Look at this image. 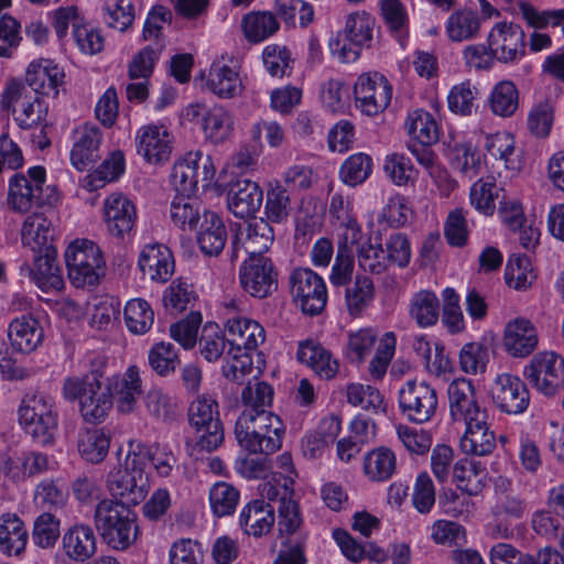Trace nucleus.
<instances>
[{
	"instance_id": "obj_1",
	"label": "nucleus",
	"mask_w": 564,
	"mask_h": 564,
	"mask_svg": "<svg viewBox=\"0 0 564 564\" xmlns=\"http://www.w3.org/2000/svg\"><path fill=\"white\" fill-rule=\"evenodd\" d=\"M263 191L249 181V215L260 209ZM273 242V229L263 218L249 216V295L264 299L278 288V272L267 252Z\"/></svg>"
},
{
	"instance_id": "obj_2",
	"label": "nucleus",
	"mask_w": 564,
	"mask_h": 564,
	"mask_svg": "<svg viewBox=\"0 0 564 564\" xmlns=\"http://www.w3.org/2000/svg\"><path fill=\"white\" fill-rule=\"evenodd\" d=\"M98 368L84 377H68L63 383V397L68 401L78 400L79 412L85 422L101 423L113 405L111 386L101 381L105 361L97 357Z\"/></svg>"
},
{
	"instance_id": "obj_3",
	"label": "nucleus",
	"mask_w": 564,
	"mask_h": 564,
	"mask_svg": "<svg viewBox=\"0 0 564 564\" xmlns=\"http://www.w3.org/2000/svg\"><path fill=\"white\" fill-rule=\"evenodd\" d=\"M249 454H260L249 458V477H265L270 468L269 455L278 451L282 443V421L268 410L249 412Z\"/></svg>"
},
{
	"instance_id": "obj_4",
	"label": "nucleus",
	"mask_w": 564,
	"mask_h": 564,
	"mask_svg": "<svg viewBox=\"0 0 564 564\" xmlns=\"http://www.w3.org/2000/svg\"><path fill=\"white\" fill-rule=\"evenodd\" d=\"M223 316L229 345L223 373L228 380L243 384L247 376V338L243 336L247 318L243 302L234 299L224 302Z\"/></svg>"
},
{
	"instance_id": "obj_5",
	"label": "nucleus",
	"mask_w": 564,
	"mask_h": 564,
	"mask_svg": "<svg viewBox=\"0 0 564 564\" xmlns=\"http://www.w3.org/2000/svg\"><path fill=\"white\" fill-rule=\"evenodd\" d=\"M19 423L42 446L53 444L58 430V409L54 398L44 393L26 394L18 410Z\"/></svg>"
},
{
	"instance_id": "obj_6",
	"label": "nucleus",
	"mask_w": 564,
	"mask_h": 564,
	"mask_svg": "<svg viewBox=\"0 0 564 564\" xmlns=\"http://www.w3.org/2000/svg\"><path fill=\"white\" fill-rule=\"evenodd\" d=\"M95 525L104 541L113 550L128 549L138 536L134 512L117 500L104 499L97 503Z\"/></svg>"
},
{
	"instance_id": "obj_7",
	"label": "nucleus",
	"mask_w": 564,
	"mask_h": 564,
	"mask_svg": "<svg viewBox=\"0 0 564 564\" xmlns=\"http://www.w3.org/2000/svg\"><path fill=\"white\" fill-rule=\"evenodd\" d=\"M0 109L10 112L13 121L22 130L35 131L47 121V108L37 95L31 93L26 85L17 78L6 83L1 94Z\"/></svg>"
},
{
	"instance_id": "obj_8",
	"label": "nucleus",
	"mask_w": 564,
	"mask_h": 564,
	"mask_svg": "<svg viewBox=\"0 0 564 564\" xmlns=\"http://www.w3.org/2000/svg\"><path fill=\"white\" fill-rule=\"evenodd\" d=\"M68 279L76 288L96 285L105 275L106 262L99 247L87 239L73 241L65 251Z\"/></svg>"
},
{
	"instance_id": "obj_9",
	"label": "nucleus",
	"mask_w": 564,
	"mask_h": 564,
	"mask_svg": "<svg viewBox=\"0 0 564 564\" xmlns=\"http://www.w3.org/2000/svg\"><path fill=\"white\" fill-rule=\"evenodd\" d=\"M217 166L210 155L202 151H189L175 161L171 183L175 195H196L200 175L203 188H208L215 182Z\"/></svg>"
},
{
	"instance_id": "obj_10",
	"label": "nucleus",
	"mask_w": 564,
	"mask_h": 564,
	"mask_svg": "<svg viewBox=\"0 0 564 564\" xmlns=\"http://www.w3.org/2000/svg\"><path fill=\"white\" fill-rule=\"evenodd\" d=\"M46 180L45 169L30 167L26 174L17 173L8 183L7 204L13 212L26 213L35 206L52 204L57 197H43V185Z\"/></svg>"
},
{
	"instance_id": "obj_11",
	"label": "nucleus",
	"mask_w": 564,
	"mask_h": 564,
	"mask_svg": "<svg viewBox=\"0 0 564 564\" xmlns=\"http://www.w3.org/2000/svg\"><path fill=\"white\" fill-rule=\"evenodd\" d=\"M189 422L196 430V446L203 451H215L224 441L218 404L208 395H200L189 406Z\"/></svg>"
},
{
	"instance_id": "obj_12",
	"label": "nucleus",
	"mask_w": 564,
	"mask_h": 564,
	"mask_svg": "<svg viewBox=\"0 0 564 564\" xmlns=\"http://www.w3.org/2000/svg\"><path fill=\"white\" fill-rule=\"evenodd\" d=\"M523 376L538 392L555 395L564 388V358L554 351L539 352L524 367Z\"/></svg>"
},
{
	"instance_id": "obj_13",
	"label": "nucleus",
	"mask_w": 564,
	"mask_h": 564,
	"mask_svg": "<svg viewBox=\"0 0 564 564\" xmlns=\"http://www.w3.org/2000/svg\"><path fill=\"white\" fill-rule=\"evenodd\" d=\"M219 187L226 192L228 210L238 219L247 218V153L232 155L220 171Z\"/></svg>"
},
{
	"instance_id": "obj_14",
	"label": "nucleus",
	"mask_w": 564,
	"mask_h": 564,
	"mask_svg": "<svg viewBox=\"0 0 564 564\" xmlns=\"http://www.w3.org/2000/svg\"><path fill=\"white\" fill-rule=\"evenodd\" d=\"M291 294L300 310L311 316L318 315L327 303L324 279L308 268L295 269L290 276Z\"/></svg>"
},
{
	"instance_id": "obj_15",
	"label": "nucleus",
	"mask_w": 564,
	"mask_h": 564,
	"mask_svg": "<svg viewBox=\"0 0 564 564\" xmlns=\"http://www.w3.org/2000/svg\"><path fill=\"white\" fill-rule=\"evenodd\" d=\"M399 408L411 422H429L437 409L436 390L424 381L408 380L399 389Z\"/></svg>"
},
{
	"instance_id": "obj_16",
	"label": "nucleus",
	"mask_w": 564,
	"mask_h": 564,
	"mask_svg": "<svg viewBox=\"0 0 564 564\" xmlns=\"http://www.w3.org/2000/svg\"><path fill=\"white\" fill-rule=\"evenodd\" d=\"M355 106L364 115L376 116L390 104L392 87L388 79L377 73H364L354 85Z\"/></svg>"
},
{
	"instance_id": "obj_17",
	"label": "nucleus",
	"mask_w": 564,
	"mask_h": 564,
	"mask_svg": "<svg viewBox=\"0 0 564 564\" xmlns=\"http://www.w3.org/2000/svg\"><path fill=\"white\" fill-rule=\"evenodd\" d=\"M107 488L112 497L122 500L121 503L135 506L145 498L150 482L143 470L119 464L109 471Z\"/></svg>"
},
{
	"instance_id": "obj_18",
	"label": "nucleus",
	"mask_w": 564,
	"mask_h": 564,
	"mask_svg": "<svg viewBox=\"0 0 564 564\" xmlns=\"http://www.w3.org/2000/svg\"><path fill=\"white\" fill-rule=\"evenodd\" d=\"M487 44L498 62L516 63L525 54V33L519 24L498 22L491 28Z\"/></svg>"
},
{
	"instance_id": "obj_19",
	"label": "nucleus",
	"mask_w": 564,
	"mask_h": 564,
	"mask_svg": "<svg viewBox=\"0 0 564 564\" xmlns=\"http://www.w3.org/2000/svg\"><path fill=\"white\" fill-rule=\"evenodd\" d=\"M490 394L496 408L506 414H521L530 404L527 384L510 373H500L495 378Z\"/></svg>"
},
{
	"instance_id": "obj_20",
	"label": "nucleus",
	"mask_w": 564,
	"mask_h": 564,
	"mask_svg": "<svg viewBox=\"0 0 564 564\" xmlns=\"http://www.w3.org/2000/svg\"><path fill=\"white\" fill-rule=\"evenodd\" d=\"M72 141L70 164L79 172L89 170L100 158L102 131L96 124L84 123L73 130Z\"/></svg>"
},
{
	"instance_id": "obj_21",
	"label": "nucleus",
	"mask_w": 564,
	"mask_h": 564,
	"mask_svg": "<svg viewBox=\"0 0 564 564\" xmlns=\"http://www.w3.org/2000/svg\"><path fill=\"white\" fill-rule=\"evenodd\" d=\"M448 410L456 424L477 419L488 413L478 402L476 389L469 379L453 380L447 387Z\"/></svg>"
},
{
	"instance_id": "obj_22",
	"label": "nucleus",
	"mask_w": 564,
	"mask_h": 564,
	"mask_svg": "<svg viewBox=\"0 0 564 564\" xmlns=\"http://www.w3.org/2000/svg\"><path fill=\"white\" fill-rule=\"evenodd\" d=\"M173 137L162 123L142 126L135 134L137 152L150 164L166 162L172 153Z\"/></svg>"
},
{
	"instance_id": "obj_23",
	"label": "nucleus",
	"mask_w": 564,
	"mask_h": 564,
	"mask_svg": "<svg viewBox=\"0 0 564 564\" xmlns=\"http://www.w3.org/2000/svg\"><path fill=\"white\" fill-rule=\"evenodd\" d=\"M102 218L108 234L123 239L131 232L137 219L133 202L122 193H111L102 203Z\"/></svg>"
},
{
	"instance_id": "obj_24",
	"label": "nucleus",
	"mask_w": 564,
	"mask_h": 564,
	"mask_svg": "<svg viewBox=\"0 0 564 564\" xmlns=\"http://www.w3.org/2000/svg\"><path fill=\"white\" fill-rule=\"evenodd\" d=\"M489 414L462 423L465 429L459 438L460 451L468 456H488L496 448V435L488 423Z\"/></svg>"
},
{
	"instance_id": "obj_25",
	"label": "nucleus",
	"mask_w": 564,
	"mask_h": 564,
	"mask_svg": "<svg viewBox=\"0 0 564 564\" xmlns=\"http://www.w3.org/2000/svg\"><path fill=\"white\" fill-rule=\"evenodd\" d=\"M53 469L47 454L37 451H24L8 457L3 464V473L12 482H24Z\"/></svg>"
},
{
	"instance_id": "obj_26",
	"label": "nucleus",
	"mask_w": 564,
	"mask_h": 564,
	"mask_svg": "<svg viewBox=\"0 0 564 564\" xmlns=\"http://www.w3.org/2000/svg\"><path fill=\"white\" fill-rule=\"evenodd\" d=\"M64 78L63 68L47 58L31 62L25 73V82L35 95L57 96Z\"/></svg>"
},
{
	"instance_id": "obj_27",
	"label": "nucleus",
	"mask_w": 564,
	"mask_h": 564,
	"mask_svg": "<svg viewBox=\"0 0 564 564\" xmlns=\"http://www.w3.org/2000/svg\"><path fill=\"white\" fill-rule=\"evenodd\" d=\"M538 343L536 327L529 319L518 317L506 325L503 346L510 356L516 358L528 357L535 350Z\"/></svg>"
},
{
	"instance_id": "obj_28",
	"label": "nucleus",
	"mask_w": 564,
	"mask_h": 564,
	"mask_svg": "<svg viewBox=\"0 0 564 564\" xmlns=\"http://www.w3.org/2000/svg\"><path fill=\"white\" fill-rule=\"evenodd\" d=\"M54 235L55 229L52 221L44 213H33L22 224V245L35 254L55 250L53 246Z\"/></svg>"
},
{
	"instance_id": "obj_29",
	"label": "nucleus",
	"mask_w": 564,
	"mask_h": 564,
	"mask_svg": "<svg viewBox=\"0 0 564 564\" xmlns=\"http://www.w3.org/2000/svg\"><path fill=\"white\" fill-rule=\"evenodd\" d=\"M11 348L17 352L30 354L37 349L44 338L40 322L32 315L13 318L8 326Z\"/></svg>"
},
{
	"instance_id": "obj_30",
	"label": "nucleus",
	"mask_w": 564,
	"mask_h": 564,
	"mask_svg": "<svg viewBox=\"0 0 564 564\" xmlns=\"http://www.w3.org/2000/svg\"><path fill=\"white\" fill-rule=\"evenodd\" d=\"M139 268L151 281L164 283L174 273V259L171 250L161 243L145 246L139 256Z\"/></svg>"
},
{
	"instance_id": "obj_31",
	"label": "nucleus",
	"mask_w": 564,
	"mask_h": 564,
	"mask_svg": "<svg viewBox=\"0 0 564 564\" xmlns=\"http://www.w3.org/2000/svg\"><path fill=\"white\" fill-rule=\"evenodd\" d=\"M62 549L65 555L75 562H85L97 552V538L93 528L78 523L68 528L62 536Z\"/></svg>"
},
{
	"instance_id": "obj_32",
	"label": "nucleus",
	"mask_w": 564,
	"mask_h": 564,
	"mask_svg": "<svg viewBox=\"0 0 564 564\" xmlns=\"http://www.w3.org/2000/svg\"><path fill=\"white\" fill-rule=\"evenodd\" d=\"M296 358L301 364L308 366L318 377L329 380L338 372V361L329 350L314 340H304L299 344Z\"/></svg>"
},
{
	"instance_id": "obj_33",
	"label": "nucleus",
	"mask_w": 564,
	"mask_h": 564,
	"mask_svg": "<svg viewBox=\"0 0 564 564\" xmlns=\"http://www.w3.org/2000/svg\"><path fill=\"white\" fill-rule=\"evenodd\" d=\"M511 481L506 477H498L495 484L496 497L491 507L495 520L513 521L522 519L528 512V503L519 495L508 491Z\"/></svg>"
},
{
	"instance_id": "obj_34",
	"label": "nucleus",
	"mask_w": 564,
	"mask_h": 564,
	"mask_svg": "<svg viewBox=\"0 0 564 564\" xmlns=\"http://www.w3.org/2000/svg\"><path fill=\"white\" fill-rule=\"evenodd\" d=\"M106 384L111 386L112 398H116L120 412L130 413L134 410L142 392L138 367L130 366L122 376L112 378Z\"/></svg>"
},
{
	"instance_id": "obj_35",
	"label": "nucleus",
	"mask_w": 564,
	"mask_h": 564,
	"mask_svg": "<svg viewBox=\"0 0 564 564\" xmlns=\"http://www.w3.org/2000/svg\"><path fill=\"white\" fill-rule=\"evenodd\" d=\"M204 86L220 98H232L242 90V80L238 72L224 61H215L210 65Z\"/></svg>"
},
{
	"instance_id": "obj_36",
	"label": "nucleus",
	"mask_w": 564,
	"mask_h": 564,
	"mask_svg": "<svg viewBox=\"0 0 564 564\" xmlns=\"http://www.w3.org/2000/svg\"><path fill=\"white\" fill-rule=\"evenodd\" d=\"M197 231V242L207 256L219 254L226 245V228L221 218L214 212L204 210Z\"/></svg>"
},
{
	"instance_id": "obj_37",
	"label": "nucleus",
	"mask_w": 564,
	"mask_h": 564,
	"mask_svg": "<svg viewBox=\"0 0 564 564\" xmlns=\"http://www.w3.org/2000/svg\"><path fill=\"white\" fill-rule=\"evenodd\" d=\"M31 274L34 283L43 292L61 291L64 288V280L56 262V249L36 253Z\"/></svg>"
},
{
	"instance_id": "obj_38",
	"label": "nucleus",
	"mask_w": 564,
	"mask_h": 564,
	"mask_svg": "<svg viewBox=\"0 0 564 564\" xmlns=\"http://www.w3.org/2000/svg\"><path fill=\"white\" fill-rule=\"evenodd\" d=\"M204 210L196 195H175L171 202L170 217L180 229L193 231L200 225Z\"/></svg>"
},
{
	"instance_id": "obj_39",
	"label": "nucleus",
	"mask_w": 564,
	"mask_h": 564,
	"mask_svg": "<svg viewBox=\"0 0 564 564\" xmlns=\"http://www.w3.org/2000/svg\"><path fill=\"white\" fill-rule=\"evenodd\" d=\"M28 543V531L23 521L14 513L0 517V551L8 555H20Z\"/></svg>"
},
{
	"instance_id": "obj_40",
	"label": "nucleus",
	"mask_w": 564,
	"mask_h": 564,
	"mask_svg": "<svg viewBox=\"0 0 564 564\" xmlns=\"http://www.w3.org/2000/svg\"><path fill=\"white\" fill-rule=\"evenodd\" d=\"M481 18L478 12L463 8L454 11L446 20L445 31L452 42L474 40L479 35Z\"/></svg>"
},
{
	"instance_id": "obj_41",
	"label": "nucleus",
	"mask_w": 564,
	"mask_h": 564,
	"mask_svg": "<svg viewBox=\"0 0 564 564\" xmlns=\"http://www.w3.org/2000/svg\"><path fill=\"white\" fill-rule=\"evenodd\" d=\"M404 129L411 139L422 145H431L440 138V129L434 116L422 108L408 112Z\"/></svg>"
},
{
	"instance_id": "obj_42",
	"label": "nucleus",
	"mask_w": 564,
	"mask_h": 564,
	"mask_svg": "<svg viewBox=\"0 0 564 564\" xmlns=\"http://www.w3.org/2000/svg\"><path fill=\"white\" fill-rule=\"evenodd\" d=\"M487 475L481 463L470 459H460L453 468V478L457 488L468 496L481 492L487 482Z\"/></svg>"
},
{
	"instance_id": "obj_43",
	"label": "nucleus",
	"mask_w": 564,
	"mask_h": 564,
	"mask_svg": "<svg viewBox=\"0 0 564 564\" xmlns=\"http://www.w3.org/2000/svg\"><path fill=\"white\" fill-rule=\"evenodd\" d=\"M397 470V456L387 446H379L368 452L364 457V473L370 481L389 480Z\"/></svg>"
},
{
	"instance_id": "obj_44",
	"label": "nucleus",
	"mask_w": 564,
	"mask_h": 564,
	"mask_svg": "<svg viewBox=\"0 0 564 564\" xmlns=\"http://www.w3.org/2000/svg\"><path fill=\"white\" fill-rule=\"evenodd\" d=\"M409 315L420 328L434 326L440 317V300L430 290L415 292L409 303Z\"/></svg>"
},
{
	"instance_id": "obj_45",
	"label": "nucleus",
	"mask_w": 564,
	"mask_h": 564,
	"mask_svg": "<svg viewBox=\"0 0 564 564\" xmlns=\"http://www.w3.org/2000/svg\"><path fill=\"white\" fill-rule=\"evenodd\" d=\"M347 403L372 414L386 413L387 404L379 389L370 384L351 382L346 386Z\"/></svg>"
},
{
	"instance_id": "obj_46",
	"label": "nucleus",
	"mask_w": 564,
	"mask_h": 564,
	"mask_svg": "<svg viewBox=\"0 0 564 564\" xmlns=\"http://www.w3.org/2000/svg\"><path fill=\"white\" fill-rule=\"evenodd\" d=\"M68 499V492L59 479L44 478L34 488L33 502L43 510L62 509Z\"/></svg>"
},
{
	"instance_id": "obj_47",
	"label": "nucleus",
	"mask_w": 564,
	"mask_h": 564,
	"mask_svg": "<svg viewBox=\"0 0 564 564\" xmlns=\"http://www.w3.org/2000/svg\"><path fill=\"white\" fill-rule=\"evenodd\" d=\"M232 119L223 107L215 106L206 112L202 130L207 141L214 144L225 142L232 132Z\"/></svg>"
},
{
	"instance_id": "obj_48",
	"label": "nucleus",
	"mask_w": 564,
	"mask_h": 564,
	"mask_svg": "<svg viewBox=\"0 0 564 564\" xmlns=\"http://www.w3.org/2000/svg\"><path fill=\"white\" fill-rule=\"evenodd\" d=\"M101 11L105 24L119 32L128 31L135 19V9L131 0H105Z\"/></svg>"
},
{
	"instance_id": "obj_49",
	"label": "nucleus",
	"mask_w": 564,
	"mask_h": 564,
	"mask_svg": "<svg viewBox=\"0 0 564 564\" xmlns=\"http://www.w3.org/2000/svg\"><path fill=\"white\" fill-rule=\"evenodd\" d=\"M375 299V285L370 276L358 274L354 283L346 289L345 301L350 315L357 316Z\"/></svg>"
},
{
	"instance_id": "obj_50",
	"label": "nucleus",
	"mask_w": 564,
	"mask_h": 564,
	"mask_svg": "<svg viewBox=\"0 0 564 564\" xmlns=\"http://www.w3.org/2000/svg\"><path fill=\"white\" fill-rule=\"evenodd\" d=\"M372 165L370 155L362 152L354 153L341 163L339 178L350 187L358 186L368 180Z\"/></svg>"
},
{
	"instance_id": "obj_51",
	"label": "nucleus",
	"mask_w": 564,
	"mask_h": 564,
	"mask_svg": "<svg viewBox=\"0 0 564 564\" xmlns=\"http://www.w3.org/2000/svg\"><path fill=\"white\" fill-rule=\"evenodd\" d=\"M329 213L338 220L345 230L343 239L351 243H357L362 236L361 228L351 215V202L348 197H344L340 193L332 195L329 203Z\"/></svg>"
},
{
	"instance_id": "obj_52",
	"label": "nucleus",
	"mask_w": 564,
	"mask_h": 564,
	"mask_svg": "<svg viewBox=\"0 0 564 564\" xmlns=\"http://www.w3.org/2000/svg\"><path fill=\"white\" fill-rule=\"evenodd\" d=\"M491 111L499 117H511L519 106V91L510 80L499 82L489 98Z\"/></svg>"
},
{
	"instance_id": "obj_53",
	"label": "nucleus",
	"mask_w": 564,
	"mask_h": 564,
	"mask_svg": "<svg viewBox=\"0 0 564 564\" xmlns=\"http://www.w3.org/2000/svg\"><path fill=\"white\" fill-rule=\"evenodd\" d=\"M383 171L397 186L413 185L417 178V171L410 158L402 153L388 154L383 161Z\"/></svg>"
},
{
	"instance_id": "obj_54",
	"label": "nucleus",
	"mask_w": 564,
	"mask_h": 564,
	"mask_svg": "<svg viewBox=\"0 0 564 564\" xmlns=\"http://www.w3.org/2000/svg\"><path fill=\"white\" fill-rule=\"evenodd\" d=\"M127 328L137 335L145 334L154 322V313L145 300L132 299L124 306Z\"/></svg>"
},
{
	"instance_id": "obj_55",
	"label": "nucleus",
	"mask_w": 564,
	"mask_h": 564,
	"mask_svg": "<svg viewBox=\"0 0 564 564\" xmlns=\"http://www.w3.org/2000/svg\"><path fill=\"white\" fill-rule=\"evenodd\" d=\"M109 445L110 440L101 430H87L80 434L78 452L85 460L98 464L107 456Z\"/></svg>"
},
{
	"instance_id": "obj_56",
	"label": "nucleus",
	"mask_w": 564,
	"mask_h": 564,
	"mask_svg": "<svg viewBox=\"0 0 564 564\" xmlns=\"http://www.w3.org/2000/svg\"><path fill=\"white\" fill-rule=\"evenodd\" d=\"M460 370L467 375L484 373L490 359V351L486 344L471 341L465 344L459 351Z\"/></svg>"
},
{
	"instance_id": "obj_57",
	"label": "nucleus",
	"mask_w": 564,
	"mask_h": 564,
	"mask_svg": "<svg viewBox=\"0 0 564 564\" xmlns=\"http://www.w3.org/2000/svg\"><path fill=\"white\" fill-rule=\"evenodd\" d=\"M148 361L151 369L160 377L173 373L180 365L177 350L171 343H156L148 352Z\"/></svg>"
},
{
	"instance_id": "obj_58",
	"label": "nucleus",
	"mask_w": 564,
	"mask_h": 564,
	"mask_svg": "<svg viewBox=\"0 0 564 564\" xmlns=\"http://www.w3.org/2000/svg\"><path fill=\"white\" fill-rule=\"evenodd\" d=\"M239 498V491L224 481L216 482L209 490L210 509L218 518L232 514Z\"/></svg>"
},
{
	"instance_id": "obj_59",
	"label": "nucleus",
	"mask_w": 564,
	"mask_h": 564,
	"mask_svg": "<svg viewBox=\"0 0 564 564\" xmlns=\"http://www.w3.org/2000/svg\"><path fill=\"white\" fill-rule=\"evenodd\" d=\"M505 279L510 288L528 289L535 280L530 259L521 254L511 256L506 265Z\"/></svg>"
},
{
	"instance_id": "obj_60",
	"label": "nucleus",
	"mask_w": 564,
	"mask_h": 564,
	"mask_svg": "<svg viewBox=\"0 0 564 564\" xmlns=\"http://www.w3.org/2000/svg\"><path fill=\"white\" fill-rule=\"evenodd\" d=\"M126 162L122 151L116 150L109 154L102 163L88 175L89 185L97 189L106 183L117 181L124 172Z\"/></svg>"
},
{
	"instance_id": "obj_61",
	"label": "nucleus",
	"mask_w": 564,
	"mask_h": 564,
	"mask_svg": "<svg viewBox=\"0 0 564 564\" xmlns=\"http://www.w3.org/2000/svg\"><path fill=\"white\" fill-rule=\"evenodd\" d=\"M498 197V187L494 180L479 178L469 189L470 205L480 214L491 216L495 213V200Z\"/></svg>"
},
{
	"instance_id": "obj_62",
	"label": "nucleus",
	"mask_w": 564,
	"mask_h": 564,
	"mask_svg": "<svg viewBox=\"0 0 564 564\" xmlns=\"http://www.w3.org/2000/svg\"><path fill=\"white\" fill-rule=\"evenodd\" d=\"M352 246L350 239H341L338 242L335 262L332 267L329 281L334 286L347 285L354 272Z\"/></svg>"
},
{
	"instance_id": "obj_63",
	"label": "nucleus",
	"mask_w": 564,
	"mask_h": 564,
	"mask_svg": "<svg viewBox=\"0 0 564 564\" xmlns=\"http://www.w3.org/2000/svg\"><path fill=\"white\" fill-rule=\"evenodd\" d=\"M356 245L358 264L365 272L379 274L386 269V254L380 242H361L360 238Z\"/></svg>"
},
{
	"instance_id": "obj_64",
	"label": "nucleus",
	"mask_w": 564,
	"mask_h": 564,
	"mask_svg": "<svg viewBox=\"0 0 564 564\" xmlns=\"http://www.w3.org/2000/svg\"><path fill=\"white\" fill-rule=\"evenodd\" d=\"M262 61L267 72L274 77H283L292 70L293 59L286 46L269 44L263 48Z\"/></svg>"
}]
</instances>
